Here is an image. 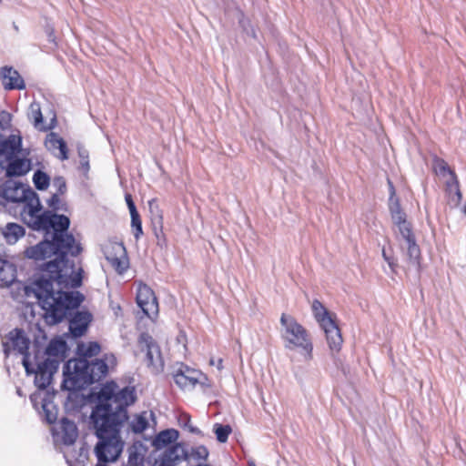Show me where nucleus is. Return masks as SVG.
Returning a JSON list of instances; mask_svg holds the SVG:
<instances>
[{"label":"nucleus","mask_w":466,"mask_h":466,"mask_svg":"<svg viewBox=\"0 0 466 466\" xmlns=\"http://www.w3.org/2000/svg\"><path fill=\"white\" fill-rule=\"evenodd\" d=\"M41 218H46L39 228L34 230L45 231L51 239L46 238L25 250L26 258L35 261L56 258L46 264L45 273L38 279L25 287L27 298H35L46 311L48 323L56 324L66 318L70 309H76L84 299L78 291L70 290L82 284L83 269L76 267L67 254L77 256L82 248L76 243L73 235L67 233L69 218L46 211Z\"/></svg>","instance_id":"obj_1"},{"label":"nucleus","mask_w":466,"mask_h":466,"mask_svg":"<svg viewBox=\"0 0 466 466\" xmlns=\"http://www.w3.org/2000/svg\"><path fill=\"white\" fill-rule=\"evenodd\" d=\"M135 400L136 391L133 387L117 390L114 382L104 385L98 392L97 403L90 417L98 439L95 447L96 466H109L108 462L118 459L124 448V431L142 433L149 428L150 421L155 420L152 410L128 417L127 407Z\"/></svg>","instance_id":"obj_2"},{"label":"nucleus","mask_w":466,"mask_h":466,"mask_svg":"<svg viewBox=\"0 0 466 466\" xmlns=\"http://www.w3.org/2000/svg\"><path fill=\"white\" fill-rule=\"evenodd\" d=\"M116 364L114 355L89 362L85 359L70 360L64 367L63 387L67 390H79L100 380Z\"/></svg>","instance_id":"obj_3"},{"label":"nucleus","mask_w":466,"mask_h":466,"mask_svg":"<svg viewBox=\"0 0 466 466\" xmlns=\"http://www.w3.org/2000/svg\"><path fill=\"white\" fill-rule=\"evenodd\" d=\"M1 198L19 205L21 218L29 228H39L46 221V218L40 217L46 215V211L43 210L36 193L31 188L22 184L10 183L3 188Z\"/></svg>","instance_id":"obj_4"},{"label":"nucleus","mask_w":466,"mask_h":466,"mask_svg":"<svg viewBox=\"0 0 466 466\" xmlns=\"http://www.w3.org/2000/svg\"><path fill=\"white\" fill-rule=\"evenodd\" d=\"M279 322L284 348L298 351L304 361H310L313 359V343L308 330L294 317L286 313L281 314Z\"/></svg>","instance_id":"obj_5"},{"label":"nucleus","mask_w":466,"mask_h":466,"mask_svg":"<svg viewBox=\"0 0 466 466\" xmlns=\"http://www.w3.org/2000/svg\"><path fill=\"white\" fill-rule=\"evenodd\" d=\"M390 218L401 238L400 248L406 260L410 265H417L419 263L420 250L416 243L411 224L407 220L406 213L397 201H391Z\"/></svg>","instance_id":"obj_6"},{"label":"nucleus","mask_w":466,"mask_h":466,"mask_svg":"<svg viewBox=\"0 0 466 466\" xmlns=\"http://www.w3.org/2000/svg\"><path fill=\"white\" fill-rule=\"evenodd\" d=\"M2 344L5 356H8L10 353L23 355V366L25 367L26 373H29V356L27 350L30 340L25 336V332L22 329H17L10 331L6 339L3 340Z\"/></svg>","instance_id":"obj_7"},{"label":"nucleus","mask_w":466,"mask_h":466,"mask_svg":"<svg viewBox=\"0 0 466 466\" xmlns=\"http://www.w3.org/2000/svg\"><path fill=\"white\" fill-rule=\"evenodd\" d=\"M138 346L142 351H146V363L152 372L158 373L163 370V359L158 345L147 333H142L138 339Z\"/></svg>","instance_id":"obj_8"},{"label":"nucleus","mask_w":466,"mask_h":466,"mask_svg":"<svg viewBox=\"0 0 466 466\" xmlns=\"http://www.w3.org/2000/svg\"><path fill=\"white\" fill-rule=\"evenodd\" d=\"M106 259L118 272L123 273L128 268L126 248L119 242H107L103 246Z\"/></svg>","instance_id":"obj_9"},{"label":"nucleus","mask_w":466,"mask_h":466,"mask_svg":"<svg viewBox=\"0 0 466 466\" xmlns=\"http://www.w3.org/2000/svg\"><path fill=\"white\" fill-rule=\"evenodd\" d=\"M174 380L179 388L188 390L194 389L197 384L206 385L205 381L208 379L201 371L181 365L174 373ZM207 386L210 385L207 384Z\"/></svg>","instance_id":"obj_10"},{"label":"nucleus","mask_w":466,"mask_h":466,"mask_svg":"<svg viewBox=\"0 0 466 466\" xmlns=\"http://www.w3.org/2000/svg\"><path fill=\"white\" fill-rule=\"evenodd\" d=\"M59 367V360L46 359L43 362L37 365V369L35 370L31 368L29 363V370L31 373H35V384L39 389H46L52 380L53 375L57 371Z\"/></svg>","instance_id":"obj_11"},{"label":"nucleus","mask_w":466,"mask_h":466,"mask_svg":"<svg viewBox=\"0 0 466 466\" xmlns=\"http://www.w3.org/2000/svg\"><path fill=\"white\" fill-rule=\"evenodd\" d=\"M137 303L149 319L157 315L158 304L153 290L146 284L140 283L137 291Z\"/></svg>","instance_id":"obj_12"},{"label":"nucleus","mask_w":466,"mask_h":466,"mask_svg":"<svg viewBox=\"0 0 466 466\" xmlns=\"http://www.w3.org/2000/svg\"><path fill=\"white\" fill-rule=\"evenodd\" d=\"M21 137L11 135L5 140H0V166H5L15 158L21 151Z\"/></svg>","instance_id":"obj_13"},{"label":"nucleus","mask_w":466,"mask_h":466,"mask_svg":"<svg viewBox=\"0 0 466 466\" xmlns=\"http://www.w3.org/2000/svg\"><path fill=\"white\" fill-rule=\"evenodd\" d=\"M320 319V327L326 335L329 349L332 351H339L343 342L339 329L331 318H324Z\"/></svg>","instance_id":"obj_14"},{"label":"nucleus","mask_w":466,"mask_h":466,"mask_svg":"<svg viewBox=\"0 0 466 466\" xmlns=\"http://www.w3.org/2000/svg\"><path fill=\"white\" fill-rule=\"evenodd\" d=\"M187 451L183 445L175 443L167 447L159 459L160 466H175L186 460Z\"/></svg>","instance_id":"obj_15"},{"label":"nucleus","mask_w":466,"mask_h":466,"mask_svg":"<svg viewBox=\"0 0 466 466\" xmlns=\"http://www.w3.org/2000/svg\"><path fill=\"white\" fill-rule=\"evenodd\" d=\"M91 320L92 315L88 311H77L70 319L69 323V330L73 337L78 338L83 336Z\"/></svg>","instance_id":"obj_16"},{"label":"nucleus","mask_w":466,"mask_h":466,"mask_svg":"<svg viewBox=\"0 0 466 466\" xmlns=\"http://www.w3.org/2000/svg\"><path fill=\"white\" fill-rule=\"evenodd\" d=\"M46 147L51 153L61 160L68 158L67 147L63 138L56 133H50L46 139Z\"/></svg>","instance_id":"obj_17"},{"label":"nucleus","mask_w":466,"mask_h":466,"mask_svg":"<svg viewBox=\"0 0 466 466\" xmlns=\"http://www.w3.org/2000/svg\"><path fill=\"white\" fill-rule=\"evenodd\" d=\"M31 400L34 407L39 410L40 413L44 414L45 420L48 423H53L56 421L57 417V410L51 400H47L46 398H41L38 401V396L35 395L31 396Z\"/></svg>","instance_id":"obj_18"},{"label":"nucleus","mask_w":466,"mask_h":466,"mask_svg":"<svg viewBox=\"0 0 466 466\" xmlns=\"http://www.w3.org/2000/svg\"><path fill=\"white\" fill-rule=\"evenodd\" d=\"M66 445L73 444L77 436L78 431L75 422L64 418L59 423V430L56 433Z\"/></svg>","instance_id":"obj_19"},{"label":"nucleus","mask_w":466,"mask_h":466,"mask_svg":"<svg viewBox=\"0 0 466 466\" xmlns=\"http://www.w3.org/2000/svg\"><path fill=\"white\" fill-rule=\"evenodd\" d=\"M3 85L5 89H24L25 83L19 73L12 67H4L1 71Z\"/></svg>","instance_id":"obj_20"},{"label":"nucleus","mask_w":466,"mask_h":466,"mask_svg":"<svg viewBox=\"0 0 466 466\" xmlns=\"http://www.w3.org/2000/svg\"><path fill=\"white\" fill-rule=\"evenodd\" d=\"M16 278L15 266L6 259L0 258V287L10 286Z\"/></svg>","instance_id":"obj_21"},{"label":"nucleus","mask_w":466,"mask_h":466,"mask_svg":"<svg viewBox=\"0 0 466 466\" xmlns=\"http://www.w3.org/2000/svg\"><path fill=\"white\" fill-rule=\"evenodd\" d=\"M178 438V431L174 429H168L160 431L154 439L152 444L156 450L167 449L173 445Z\"/></svg>","instance_id":"obj_22"},{"label":"nucleus","mask_w":466,"mask_h":466,"mask_svg":"<svg viewBox=\"0 0 466 466\" xmlns=\"http://www.w3.org/2000/svg\"><path fill=\"white\" fill-rule=\"evenodd\" d=\"M6 174L10 177L23 176L31 168V162L25 158H13L5 163Z\"/></svg>","instance_id":"obj_23"},{"label":"nucleus","mask_w":466,"mask_h":466,"mask_svg":"<svg viewBox=\"0 0 466 466\" xmlns=\"http://www.w3.org/2000/svg\"><path fill=\"white\" fill-rule=\"evenodd\" d=\"M66 349V343L63 339H52L46 350V359L57 360L60 363L65 358Z\"/></svg>","instance_id":"obj_24"},{"label":"nucleus","mask_w":466,"mask_h":466,"mask_svg":"<svg viewBox=\"0 0 466 466\" xmlns=\"http://www.w3.org/2000/svg\"><path fill=\"white\" fill-rule=\"evenodd\" d=\"M3 235L9 244H15L25 235V228L18 224L8 223L3 230Z\"/></svg>","instance_id":"obj_25"},{"label":"nucleus","mask_w":466,"mask_h":466,"mask_svg":"<svg viewBox=\"0 0 466 466\" xmlns=\"http://www.w3.org/2000/svg\"><path fill=\"white\" fill-rule=\"evenodd\" d=\"M100 350V345L97 342L80 343L77 346V354L80 356L79 359L86 360L87 358L96 356Z\"/></svg>","instance_id":"obj_26"},{"label":"nucleus","mask_w":466,"mask_h":466,"mask_svg":"<svg viewBox=\"0 0 466 466\" xmlns=\"http://www.w3.org/2000/svg\"><path fill=\"white\" fill-rule=\"evenodd\" d=\"M433 168L435 173L445 180L452 181L453 178L454 180H458L455 173L451 170L448 164L442 159H436L433 164Z\"/></svg>","instance_id":"obj_27"},{"label":"nucleus","mask_w":466,"mask_h":466,"mask_svg":"<svg viewBox=\"0 0 466 466\" xmlns=\"http://www.w3.org/2000/svg\"><path fill=\"white\" fill-rule=\"evenodd\" d=\"M208 457V451L205 446H197L191 448L189 452H187L186 460L191 461H206Z\"/></svg>","instance_id":"obj_28"},{"label":"nucleus","mask_w":466,"mask_h":466,"mask_svg":"<svg viewBox=\"0 0 466 466\" xmlns=\"http://www.w3.org/2000/svg\"><path fill=\"white\" fill-rule=\"evenodd\" d=\"M448 187L450 190H454L453 195L448 196V203L451 207L456 208L460 205L462 198L459 187V181L454 179L452 181H448Z\"/></svg>","instance_id":"obj_29"},{"label":"nucleus","mask_w":466,"mask_h":466,"mask_svg":"<svg viewBox=\"0 0 466 466\" xmlns=\"http://www.w3.org/2000/svg\"><path fill=\"white\" fill-rule=\"evenodd\" d=\"M33 181L35 187L39 190H44L49 186V177L40 170L34 174Z\"/></svg>","instance_id":"obj_30"},{"label":"nucleus","mask_w":466,"mask_h":466,"mask_svg":"<svg viewBox=\"0 0 466 466\" xmlns=\"http://www.w3.org/2000/svg\"><path fill=\"white\" fill-rule=\"evenodd\" d=\"M214 432L216 434L217 440L219 442H226L228 438V435L231 432V428L229 425H221L216 423L214 425Z\"/></svg>","instance_id":"obj_31"},{"label":"nucleus","mask_w":466,"mask_h":466,"mask_svg":"<svg viewBox=\"0 0 466 466\" xmlns=\"http://www.w3.org/2000/svg\"><path fill=\"white\" fill-rule=\"evenodd\" d=\"M148 207H149L150 214L152 216V219L155 222H157L159 225H161L162 224V220H163V215H162V210L158 207V204H157V200L156 199L149 200L148 201Z\"/></svg>","instance_id":"obj_32"},{"label":"nucleus","mask_w":466,"mask_h":466,"mask_svg":"<svg viewBox=\"0 0 466 466\" xmlns=\"http://www.w3.org/2000/svg\"><path fill=\"white\" fill-rule=\"evenodd\" d=\"M30 109V117L34 120V126L38 129H42L43 116L39 105L32 104Z\"/></svg>","instance_id":"obj_33"},{"label":"nucleus","mask_w":466,"mask_h":466,"mask_svg":"<svg viewBox=\"0 0 466 466\" xmlns=\"http://www.w3.org/2000/svg\"><path fill=\"white\" fill-rule=\"evenodd\" d=\"M312 309H313L314 315L320 326H321L320 319L331 318L329 315V313L327 312V310L325 309V308L323 307V305L319 300L313 301Z\"/></svg>","instance_id":"obj_34"},{"label":"nucleus","mask_w":466,"mask_h":466,"mask_svg":"<svg viewBox=\"0 0 466 466\" xmlns=\"http://www.w3.org/2000/svg\"><path fill=\"white\" fill-rule=\"evenodd\" d=\"M131 216V227L133 228V234L136 239H138L140 236L143 234L142 231V222L139 217L138 212L130 214Z\"/></svg>","instance_id":"obj_35"},{"label":"nucleus","mask_w":466,"mask_h":466,"mask_svg":"<svg viewBox=\"0 0 466 466\" xmlns=\"http://www.w3.org/2000/svg\"><path fill=\"white\" fill-rule=\"evenodd\" d=\"M66 459L69 466H84L85 461L87 459V451L85 448H81L79 457L76 459L75 464L72 463L69 454H66Z\"/></svg>","instance_id":"obj_36"},{"label":"nucleus","mask_w":466,"mask_h":466,"mask_svg":"<svg viewBox=\"0 0 466 466\" xmlns=\"http://www.w3.org/2000/svg\"><path fill=\"white\" fill-rule=\"evenodd\" d=\"M78 156L80 157V164L82 167L86 170H89V162H88V152L86 148L83 147H78Z\"/></svg>","instance_id":"obj_37"},{"label":"nucleus","mask_w":466,"mask_h":466,"mask_svg":"<svg viewBox=\"0 0 466 466\" xmlns=\"http://www.w3.org/2000/svg\"><path fill=\"white\" fill-rule=\"evenodd\" d=\"M12 116L5 111L0 112V128L7 129L11 125Z\"/></svg>","instance_id":"obj_38"},{"label":"nucleus","mask_w":466,"mask_h":466,"mask_svg":"<svg viewBox=\"0 0 466 466\" xmlns=\"http://www.w3.org/2000/svg\"><path fill=\"white\" fill-rule=\"evenodd\" d=\"M53 186L56 187L57 194L63 195L66 191V180L62 177H56Z\"/></svg>","instance_id":"obj_39"},{"label":"nucleus","mask_w":466,"mask_h":466,"mask_svg":"<svg viewBox=\"0 0 466 466\" xmlns=\"http://www.w3.org/2000/svg\"><path fill=\"white\" fill-rule=\"evenodd\" d=\"M389 189H390V198H389V209L390 213H391V201H397L400 204L399 198L395 197V188L390 180H388Z\"/></svg>","instance_id":"obj_40"},{"label":"nucleus","mask_w":466,"mask_h":466,"mask_svg":"<svg viewBox=\"0 0 466 466\" xmlns=\"http://www.w3.org/2000/svg\"><path fill=\"white\" fill-rule=\"evenodd\" d=\"M125 198H126V202H127V207H128V209H129L130 214L137 213V208H136V206H135V203H134V201H133V199H132L131 195H130V194H127V195H126V197H125Z\"/></svg>","instance_id":"obj_41"},{"label":"nucleus","mask_w":466,"mask_h":466,"mask_svg":"<svg viewBox=\"0 0 466 466\" xmlns=\"http://www.w3.org/2000/svg\"><path fill=\"white\" fill-rule=\"evenodd\" d=\"M59 195L57 193H54L53 197L49 201V206L55 209L58 208V203L60 202Z\"/></svg>","instance_id":"obj_42"},{"label":"nucleus","mask_w":466,"mask_h":466,"mask_svg":"<svg viewBox=\"0 0 466 466\" xmlns=\"http://www.w3.org/2000/svg\"><path fill=\"white\" fill-rule=\"evenodd\" d=\"M445 185H446V193L447 195H453L454 194V190H450L449 189V187H448V180H445Z\"/></svg>","instance_id":"obj_43"},{"label":"nucleus","mask_w":466,"mask_h":466,"mask_svg":"<svg viewBox=\"0 0 466 466\" xmlns=\"http://www.w3.org/2000/svg\"><path fill=\"white\" fill-rule=\"evenodd\" d=\"M218 368L219 370L222 368V360H221V359H219V360H218Z\"/></svg>","instance_id":"obj_44"},{"label":"nucleus","mask_w":466,"mask_h":466,"mask_svg":"<svg viewBox=\"0 0 466 466\" xmlns=\"http://www.w3.org/2000/svg\"><path fill=\"white\" fill-rule=\"evenodd\" d=\"M116 461H117V460H116L114 462H108V465H109V466H114V465L116 464Z\"/></svg>","instance_id":"obj_45"},{"label":"nucleus","mask_w":466,"mask_h":466,"mask_svg":"<svg viewBox=\"0 0 466 466\" xmlns=\"http://www.w3.org/2000/svg\"><path fill=\"white\" fill-rule=\"evenodd\" d=\"M210 365H215L214 360H210Z\"/></svg>","instance_id":"obj_46"},{"label":"nucleus","mask_w":466,"mask_h":466,"mask_svg":"<svg viewBox=\"0 0 466 466\" xmlns=\"http://www.w3.org/2000/svg\"><path fill=\"white\" fill-rule=\"evenodd\" d=\"M383 257L385 258L386 260H388V258L386 257V253L383 251Z\"/></svg>","instance_id":"obj_47"},{"label":"nucleus","mask_w":466,"mask_h":466,"mask_svg":"<svg viewBox=\"0 0 466 466\" xmlns=\"http://www.w3.org/2000/svg\"><path fill=\"white\" fill-rule=\"evenodd\" d=\"M4 204V202L2 200H0V205Z\"/></svg>","instance_id":"obj_48"}]
</instances>
